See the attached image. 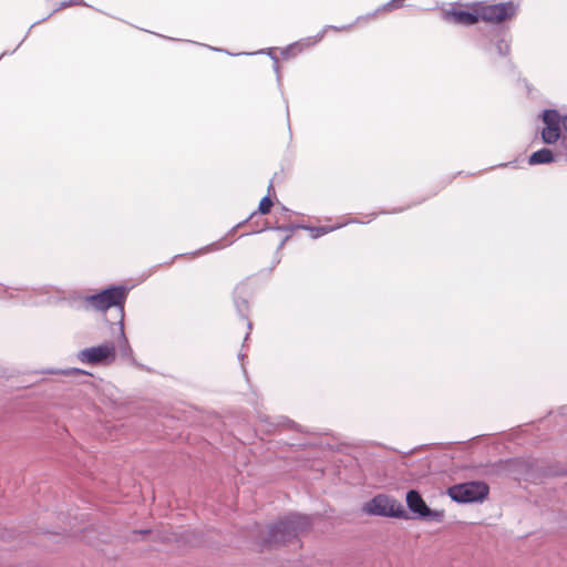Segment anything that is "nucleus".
<instances>
[{
  "label": "nucleus",
  "mask_w": 567,
  "mask_h": 567,
  "mask_svg": "<svg viewBox=\"0 0 567 567\" xmlns=\"http://www.w3.org/2000/svg\"><path fill=\"white\" fill-rule=\"evenodd\" d=\"M311 526L312 520L310 516L289 514L268 527L264 543L269 546L289 543L309 530Z\"/></svg>",
  "instance_id": "nucleus-1"
},
{
  "label": "nucleus",
  "mask_w": 567,
  "mask_h": 567,
  "mask_svg": "<svg viewBox=\"0 0 567 567\" xmlns=\"http://www.w3.org/2000/svg\"><path fill=\"white\" fill-rule=\"evenodd\" d=\"M127 293V288L124 286H111L97 293L87 296L86 301L89 302V309L104 312L112 307H116L121 317L120 321L123 322L124 302Z\"/></svg>",
  "instance_id": "nucleus-2"
},
{
  "label": "nucleus",
  "mask_w": 567,
  "mask_h": 567,
  "mask_svg": "<svg viewBox=\"0 0 567 567\" xmlns=\"http://www.w3.org/2000/svg\"><path fill=\"white\" fill-rule=\"evenodd\" d=\"M363 511L369 515L406 518V511L403 505L395 498L385 494H378L367 502Z\"/></svg>",
  "instance_id": "nucleus-3"
},
{
  "label": "nucleus",
  "mask_w": 567,
  "mask_h": 567,
  "mask_svg": "<svg viewBox=\"0 0 567 567\" xmlns=\"http://www.w3.org/2000/svg\"><path fill=\"white\" fill-rule=\"evenodd\" d=\"M489 488L486 483L473 481L449 487V496L456 503L481 502L488 495Z\"/></svg>",
  "instance_id": "nucleus-4"
},
{
  "label": "nucleus",
  "mask_w": 567,
  "mask_h": 567,
  "mask_svg": "<svg viewBox=\"0 0 567 567\" xmlns=\"http://www.w3.org/2000/svg\"><path fill=\"white\" fill-rule=\"evenodd\" d=\"M480 19L489 23H502L513 19L518 11V7L513 1L483 4L477 7Z\"/></svg>",
  "instance_id": "nucleus-5"
},
{
  "label": "nucleus",
  "mask_w": 567,
  "mask_h": 567,
  "mask_svg": "<svg viewBox=\"0 0 567 567\" xmlns=\"http://www.w3.org/2000/svg\"><path fill=\"white\" fill-rule=\"evenodd\" d=\"M78 361L83 364L99 365L115 359V347L112 342L82 349L76 354Z\"/></svg>",
  "instance_id": "nucleus-6"
},
{
  "label": "nucleus",
  "mask_w": 567,
  "mask_h": 567,
  "mask_svg": "<svg viewBox=\"0 0 567 567\" xmlns=\"http://www.w3.org/2000/svg\"><path fill=\"white\" fill-rule=\"evenodd\" d=\"M406 505L409 509L416 514L421 519L437 523L443 520V511L431 509L422 498L421 494L415 489H411L406 493Z\"/></svg>",
  "instance_id": "nucleus-7"
},
{
  "label": "nucleus",
  "mask_w": 567,
  "mask_h": 567,
  "mask_svg": "<svg viewBox=\"0 0 567 567\" xmlns=\"http://www.w3.org/2000/svg\"><path fill=\"white\" fill-rule=\"evenodd\" d=\"M443 19L461 25H473L478 22V8L474 12L462 9H447L443 11Z\"/></svg>",
  "instance_id": "nucleus-8"
},
{
  "label": "nucleus",
  "mask_w": 567,
  "mask_h": 567,
  "mask_svg": "<svg viewBox=\"0 0 567 567\" xmlns=\"http://www.w3.org/2000/svg\"><path fill=\"white\" fill-rule=\"evenodd\" d=\"M512 40L508 37L502 35L497 38L494 42L483 45V52L489 59H494L496 56L508 59L511 55L512 49Z\"/></svg>",
  "instance_id": "nucleus-9"
},
{
  "label": "nucleus",
  "mask_w": 567,
  "mask_h": 567,
  "mask_svg": "<svg viewBox=\"0 0 567 567\" xmlns=\"http://www.w3.org/2000/svg\"><path fill=\"white\" fill-rule=\"evenodd\" d=\"M554 161V154L549 148H542L534 152L529 158L528 163L530 165H540V164H549Z\"/></svg>",
  "instance_id": "nucleus-10"
},
{
  "label": "nucleus",
  "mask_w": 567,
  "mask_h": 567,
  "mask_svg": "<svg viewBox=\"0 0 567 567\" xmlns=\"http://www.w3.org/2000/svg\"><path fill=\"white\" fill-rule=\"evenodd\" d=\"M402 1L403 0H391V1L386 2V3H384L383 6L379 7L373 12L368 13L365 16L358 17L355 22H360V21H363V20L375 18L377 14L382 12V11H392V10L398 9V8H401L402 7Z\"/></svg>",
  "instance_id": "nucleus-11"
},
{
  "label": "nucleus",
  "mask_w": 567,
  "mask_h": 567,
  "mask_svg": "<svg viewBox=\"0 0 567 567\" xmlns=\"http://www.w3.org/2000/svg\"><path fill=\"white\" fill-rule=\"evenodd\" d=\"M87 296H83L79 292H72L66 298L65 301L75 309L89 310V302L86 301Z\"/></svg>",
  "instance_id": "nucleus-12"
},
{
  "label": "nucleus",
  "mask_w": 567,
  "mask_h": 567,
  "mask_svg": "<svg viewBox=\"0 0 567 567\" xmlns=\"http://www.w3.org/2000/svg\"><path fill=\"white\" fill-rule=\"evenodd\" d=\"M352 25L353 24H347V25H341V27L326 25L316 37L306 39L305 43L307 45H311V44H316V43L320 42L323 39L324 33L328 29H332L334 31H349L352 28Z\"/></svg>",
  "instance_id": "nucleus-13"
},
{
  "label": "nucleus",
  "mask_w": 567,
  "mask_h": 567,
  "mask_svg": "<svg viewBox=\"0 0 567 567\" xmlns=\"http://www.w3.org/2000/svg\"><path fill=\"white\" fill-rule=\"evenodd\" d=\"M542 118L545 127H560V115L556 110H545Z\"/></svg>",
  "instance_id": "nucleus-14"
},
{
  "label": "nucleus",
  "mask_w": 567,
  "mask_h": 567,
  "mask_svg": "<svg viewBox=\"0 0 567 567\" xmlns=\"http://www.w3.org/2000/svg\"><path fill=\"white\" fill-rule=\"evenodd\" d=\"M243 289H244L243 287L236 288L234 302H235V307L237 309L238 315L240 317H243V319L247 320L248 302L245 298H241L239 296V293Z\"/></svg>",
  "instance_id": "nucleus-15"
},
{
  "label": "nucleus",
  "mask_w": 567,
  "mask_h": 567,
  "mask_svg": "<svg viewBox=\"0 0 567 567\" xmlns=\"http://www.w3.org/2000/svg\"><path fill=\"white\" fill-rule=\"evenodd\" d=\"M560 137V127H544L542 138L546 144H554Z\"/></svg>",
  "instance_id": "nucleus-16"
},
{
  "label": "nucleus",
  "mask_w": 567,
  "mask_h": 567,
  "mask_svg": "<svg viewBox=\"0 0 567 567\" xmlns=\"http://www.w3.org/2000/svg\"><path fill=\"white\" fill-rule=\"evenodd\" d=\"M340 226H320V227L305 226L303 229L309 230L311 234V237L313 239H317L326 234L333 231L334 229H337Z\"/></svg>",
  "instance_id": "nucleus-17"
},
{
  "label": "nucleus",
  "mask_w": 567,
  "mask_h": 567,
  "mask_svg": "<svg viewBox=\"0 0 567 567\" xmlns=\"http://www.w3.org/2000/svg\"><path fill=\"white\" fill-rule=\"evenodd\" d=\"M272 205H274L272 200L270 199V197L268 195H266L265 197L261 198V200L259 203L258 213H260L261 215L268 214L270 212Z\"/></svg>",
  "instance_id": "nucleus-18"
},
{
  "label": "nucleus",
  "mask_w": 567,
  "mask_h": 567,
  "mask_svg": "<svg viewBox=\"0 0 567 567\" xmlns=\"http://www.w3.org/2000/svg\"><path fill=\"white\" fill-rule=\"evenodd\" d=\"M258 53H267L272 59V61H274V70L276 72V74H277V80L279 81L280 80L279 62H278V58L271 53V49H268L267 51L266 50H260Z\"/></svg>",
  "instance_id": "nucleus-19"
},
{
  "label": "nucleus",
  "mask_w": 567,
  "mask_h": 567,
  "mask_svg": "<svg viewBox=\"0 0 567 567\" xmlns=\"http://www.w3.org/2000/svg\"><path fill=\"white\" fill-rule=\"evenodd\" d=\"M301 47H302L301 42H295V43L286 47L285 49H282L281 54L287 58L290 55V52L293 50H298V52H300Z\"/></svg>",
  "instance_id": "nucleus-20"
},
{
  "label": "nucleus",
  "mask_w": 567,
  "mask_h": 567,
  "mask_svg": "<svg viewBox=\"0 0 567 567\" xmlns=\"http://www.w3.org/2000/svg\"><path fill=\"white\" fill-rule=\"evenodd\" d=\"M120 333H121V338L123 340V348H122V352L124 355L127 354L128 351H131L130 347H128V343H127V339L125 338V333H124V324L122 321H120Z\"/></svg>",
  "instance_id": "nucleus-21"
},
{
  "label": "nucleus",
  "mask_w": 567,
  "mask_h": 567,
  "mask_svg": "<svg viewBox=\"0 0 567 567\" xmlns=\"http://www.w3.org/2000/svg\"><path fill=\"white\" fill-rule=\"evenodd\" d=\"M48 1L58 6L53 11H56L59 9H62V8L73 4L72 0H48Z\"/></svg>",
  "instance_id": "nucleus-22"
},
{
  "label": "nucleus",
  "mask_w": 567,
  "mask_h": 567,
  "mask_svg": "<svg viewBox=\"0 0 567 567\" xmlns=\"http://www.w3.org/2000/svg\"><path fill=\"white\" fill-rule=\"evenodd\" d=\"M305 226H306V225H295V224H290V225H282V226H278L276 229L292 233V231H293V230H296V229H303V227H305Z\"/></svg>",
  "instance_id": "nucleus-23"
},
{
  "label": "nucleus",
  "mask_w": 567,
  "mask_h": 567,
  "mask_svg": "<svg viewBox=\"0 0 567 567\" xmlns=\"http://www.w3.org/2000/svg\"><path fill=\"white\" fill-rule=\"evenodd\" d=\"M153 532L151 529H140V530H134L132 533V540H136V536H146V535H152Z\"/></svg>",
  "instance_id": "nucleus-24"
},
{
  "label": "nucleus",
  "mask_w": 567,
  "mask_h": 567,
  "mask_svg": "<svg viewBox=\"0 0 567 567\" xmlns=\"http://www.w3.org/2000/svg\"><path fill=\"white\" fill-rule=\"evenodd\" d=\"M63 373H65V374H89L86 371L78 369V368H73V369L63 371Z\"/></svg>",
  "instance_id": "nucleus-25"
},
{
  "label": "nucleus",
  "mask_w": 567,
  "mask_h": 567,
  "mask_svg": "<svg viewBox=\"0 0 567 567\" xmlns=\"http://www.w3.org/2000/svg\"><path fill=\"white\" fill-rule=\"evenodd\" d=\"M215 246H216L215 244H213L212 246H207V247H205V248H203V249L198 250L196 254H202V252L209 251V250H210V248H213V247H215Z\"/></svg>",
  "instance_id": "nucleus-26"
},
{
  "label": "nucleus",
  "mask_w": 567,
  "mask_h": 567,
  "mask_svg": "<svg viewBox=\"0 0 567 567\" xmlns=\"http://www.w3.org/2000/svg\"><path fill=\"white\" fill-rule=\"evenodd\" d=\"M224 53L228 54V55H231V52L227 51V50H224Z\"/></svg>",
  "instance_id": "nucleus-27"
},
{
  "label": "nucleus",
  "mask_w": 567,
  "mask_h": 567,
  "mask_svg": "<svg viewBox=\"0 0 567 567\" xmlns=\"http://www.w3.org/2000/svg\"><path fill=\"white\" fill-rule=\"evenodd\" d=\"M224 53L228 54V55H231V52L227 51V50H224Z\"/></svg>",
  "instance_id": "nucleus-28"
},
{
  "label": "nucleus",
  "mask_w": 567,
  "mask_h": 567,
  "mask_svg": "<svg viewBox=\"0 0 567 567\" xmlns=\"http://www.w3.org/2000/svg\"><path fill=\"white\" fill-rule=\"evenodd\" d=\"M224 53L228 54V55H231V52L227 51V50H224Z\"/></svg>",
  "instance_id": "nucleus-29"
},
{
  "label": "nucleus",
  "mask_w": 567,
  "mask_h": 567,
  "mask_svg": "<svg viewBox=\"0 0 567 567\" xmlns=\"http://www.w3.org/2000/svg\"><path fill=\"white\" fill-rule=\"evenodd\" d=\"M271 188H272V184L270 183L268 186V190H270Z\"/></svg>",
  "instance_id": "nucleus-30"
},
{
  "label": "nucleus",
  "mask_w": 567,
  "mask_h": 567,
  "mask_svg": "<svg viewBox=\"0 0 567 567\" xmlns=\"http://www.w3.org/2000/svg\"><path fill=\"white\" fill-rule=\"evenodd\" d=\"M256 215V212L251 213L249 218H252Z\"/></svg>",
  "instance_id": "nucleus-31"
},
{
  "label": "nucleus",
  "mask_w": 567,
  "mask_h": 567,
  "mask_svg": "<svg viewBox=\"0 0 567 567\" xmlns=\"http://www.w3.org/2000/svg\"><path fill=\"white\" fill-rule=\"evenodd\" d=\"M6 54H7V52H3V53L0 55V59H1L2 56H4Z\"/></svg>",
  "instance_id": "nucleus-32"
},
{
  "label": "nucleus",
  "mask_w": 567,
  "mask_h": 567,
  "mask_svg": "<svg viewBox=\"0 0 567 567\" xmlns=\"http://www.w3.org/2000/svg\"><path fill=\"white\" fill-rule=\"evenodd\" d=\"M212 49H213V50H216L217 52H220V51H221L220 49H214V48H212Z\"/></svg>",
  "instance_id": "nucleus-33"
}]
</instances>
